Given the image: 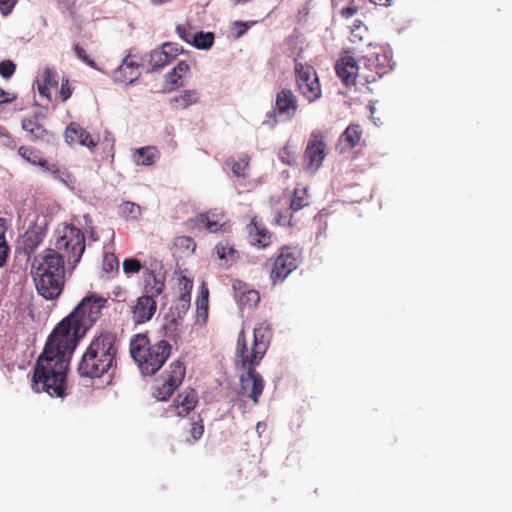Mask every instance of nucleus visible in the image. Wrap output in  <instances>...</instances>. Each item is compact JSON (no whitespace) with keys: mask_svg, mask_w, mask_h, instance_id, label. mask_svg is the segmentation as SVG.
I'll return each instance as SVG.
<instances>
[{"mask_svg":"<svg viewBox=\"0 0 512 512\" xmlns=\"http://www.w3.org/2000/svg\"><path fill=\"white\" fill-rule=\"evenodd\" d=\"M105 298L86 295L51 331L32 369L31 387L51 397L67 396V381L74 351L92 325L88 318L104 307Z\"/></svg>","mask_w":512,"mask_h":512,"instance_id":"obj_1","label":"nucleus"},{"mask_svg":"<svg viewBox=\"0 0 512 512\" xmlns=\"http://www.w3.org/2000/svg\"><path fill=\"white\" fill-rule=\"evenodd\" d=\"M117 336L111 331H101L94 336L78 363L80 377L100 378L113 367Z\"/></svg>","mask_w":512,"mask_h":512,"instance_id":"obj_2","label":"nucleus"},{"mask_svg":"<svg viewBox=\"0 0 512 512\" xmlns=\"http://www.w3.org/2000/svg\"><path fill=\"white\" fill-rule=\"evenodd\" d=\"M271 329L267 322L261 323L253 330V343L248 358L241 360V369L245 371L239 377L242 389L251 386L249 398L257 404L263 393L264 380L256 368L260 365L265 356L270 342Z\"/></svg>","mask_w":512,"mask_h":512,"instance_id":"obj_3","label":"nucleus"},{"mask_svg":"<svg viewBox=\"0 0 512 512\" xmlns=\"http://www.w3.org/2000/svg\"><path fill=\"white\" fill-rule=\"evenodd\" d=\"M172 346L167 340L150 344L146 333L135 334L129 343V353L143 377L155 375L166 363Z\"/></svg>","mask_w":512,"mask_h":512,"instance_id":"obj_4","label":"nucleus"},{"mask_svg":"<svg viewBox=\"0 0 512 512\" xmlns=\"http://www.w3.org/2000/svg\"><path fill=\"white\" fill-rule=\"evenodd\" d=\"M388 60L380 48L354 47V86H366L387 73Z\"/></svg>","mask_w":512,"mask_h":512,"instance_id":"obj_5","label":"nucleus"},{"mask_svg":"<svg viewBox=\"0 0 512 512\" xmlns=\"http://www.w3.org/2000/svg\"><path fill=\"white\" fill-rule=\"evenodd\" d=\"M56 252L65 255L68 262V271L72 273L85 252V235L83 231L73 224H66L56 231Z\"/></svg>","mask_w":512,"mask_h":512,"instance_id":"obj_6","label":"nucleus"},{"mask_svg":"<svg viewBox=\"0 0 512 512\" xmlns=\"http://www.w3.org/2000/svg\"><path fill=\"white\" fill-rule=\"evenodd\" d=\"M298 100L296 95L290 89H281L275 96V102L272 110L266 113L264 126L274 129L278 124L277 117L283 121H291L297 112Z\"/></svg>","mask_w":512,"mask_h":512,"instance_id":"obj_7","label":"nucleus"},{"mask_svg":"<svg viewBox=\"0 0 512 512\" xmlns=\"http://www.w3.org/2000/svg\"><path fill=\"white\" fill-rule=\"evenodd\" d=\"M56 273L60 274V277H65V255L47 248L42 254L34 257L31 265L33 279L56 275Z\"/></svg>","mask_w":512,"mask_h":512,"instance_id":"obj_8","label":"nucleus"},{"mask_svg":"<svg viewBox=\"0 0 512 512\" xmlns=\"http://www.w3.org/2000/svg\"><path fill=\"white\" fill-rule=\"evenodd\" d=\"M295 78L299 91L309 102L321 98V85L313 66L295 59Z\"/></svg>","mask_w":512,"mask_h":512,"instance_id":"obj_9","label":"nucleus"},{"mask_svg":"<svg viewBox=\"0 0 512 512\" xmlns=\"http://www.w3.org/2000/svg\"><path fill=\"white\" fill-rule=\"evenodd\" d=\"M325 155L324 136L320 131H313L304 152V157L308 160L306 170L311 172L318 170Z\"/></svg>","mask_w":512,"mask_h":512,"instance_id":"obj_10","label":"nucleus"},{"mask_svg":"<svg viewBox=\"0 0 512 512\" xmlns=\"http://www.w3.org/2000/svg\"><path fill=\"white\" fill-rule=\"evenodd\" d=\"M33 281L38 295L47 301L57 300L61 296L65 285V277H60L58 273L48 277L41 276L33 279Z\"/></svg>","mask_w":512,"mask_h":512,"instance_id":"obj_11","label":"nucleus"},{"mask_svg":"<svg viewBox=\"0 0 512 512\" xmlns=\"http://www.w3.org/2000/svg\"><path fill=\"white\" fill-rule=\"evenodd\" d=\"M136 57L132 53V50L122 59L121 64L113 72V82L118 84H124L126 86L133 84L141 76L140 67L143 63L130 60V58Z\"/></svg>","mask_w":512,"mask_h":512,"instance_id":"obj_12","label":"nucleus"},{"mask_svg":"<svg viewBox=\"0 0 512 512\" xmlns=\"http://www.w3.org/2000/svg\"><path fill=\"white\" fill-rule=\"evenodd\" d=\"M47 231V221L43 217L42 221L39 222L37 219L32 225L29 226L25 234L23 235L22 249L24 254L30 258L34 251L37 249L39 244L42 242Z\"/></svg>","mask_w":512,"mask_h":512,"instance_id":"obj_13","label":"nucleus"},{"mask_svg":"<svg viewBox=\"0 0 512 512\" xmlns=\"http://www.w3.org/2000/svg\"><path fill=\"white\" fill-rule=\"evenodd\" d=\"M65 142L72 146L74 143H78L81 146H85L89 148V150H93L97 142L92 138L89 132L81 127L80 124L76 122H71L65 129L64 133Z\"/></svg>","mask_w":512,"mask_h":512,"instance_id":"obj_14","label":"nucleus"},{"mask_svg":"<svg viewBox=\"0 0 512 512\" xmlns=\"http://www.w3.org/2000/svg\"><path fill=\"white\" fill-rule=\"evenodd\" d=\"M157 309V302L151 296H140L132 307L133 320L136 325L143 324L152 319Z\"/></svg>","mask_w":512,"mask_h":512,"instance_id":"obj_15","label":"nucleus"},{"mask_svg":"<svg viewBox=\"0 0 512 512\" xmlns=\"http://www.w3.org/2000/svg\"><path fill=\"white\" fill-rule=\"evenodd\" d=\"M158 262L155 261L156 268L158 266ZM164 277H160L155 274V269H146L145 271V294L143 296H151L152 299H155L159 295H161L164 291Z\"/></svg>","mask_w":512,"mask_h":512,"instance_id":"obj_16","label":"nucleus"},{"mask_svg":"<svg viewBox=\"0 0 512 512\" xmlns=\"http://www.w3.org/2000/svg\"><path fill=\"white\" fill-rule=\"evenodd\" d=\"M233 289L235 291V297L238 298L241 305H248L252 307L256 306L260 301L258 291L247 289L246 284L241 280H235L233 282Z\"/></svg>","mask_w":512,"mask_h":512,"instance_id":"obj_17","label":"nucleus"},{"mask_svg":"<svg viewBox=\"0 0 512 512\" xmlns=\"http://www.w3.org/2000/svg\"><path fill=\"white\" fill-rule=\"evenodd\" d=\"M190 70V66L186 61H179L176 66L165 75V82L170 85L166 91L171 92L183 86L182 77L184 73Z\"/></svg>","mask_w":512,"mask_h":512,"instance_id":"obj_18","label":"nucleus"},{"mask_svg":"<svg viewBox=\"0 0 512 512\" xmlns=\"http://www.w3.org/2000/svg\"><path fill=\"white\" fill-rule=\"evenodd\" d=\"M344 52L345 55L336 61L335 71L342 83L346 87H350L352 85V72L349 69L352 68V55L349 54V50Z\"/></svg>","mask_w":512,"mask_h":512,"instance_id":"obj_19","label":"nucleus"},{"mask_svg":"<svg viewBox=\"0 0 512 512\" xmlns=\"http://www.w3.org/2000/svg\"><path fill=\"white\" fill-rule=\"evenodd\" d=\"M145 58H149L150 69H148L147 72H157L170 64L169 59H167V54L161 49V46L146 54L141 60L144 61Z\"/></svg>","mask_w":512,"mask_h":512,"instance_id":"obj_20","label":"nucleus"},{"mask_svg":"<svg viewBox=\"0 0 512 512\" xmlns=\"http://www.w3.org/2000/svg\"><path fill=\"white\" fill-rule=\"evenodd\" d=\"M182 320L183 318H178L174 313L167 314L165 316L166 322L162 326L164 335L177 342L181 334Z\"/></svg>","mask_w":512,"mask_h":512,"instance_id":"obj_21","label":"nucleus"},{"mask_svg":"<svg viewBox=\"0 0 512 512\" xmlns=\"http://www.w3.org/2000/svg\"><path fill=\"white\" fill-rule=\"evenodd\" d=\"M361 45L364 49L377 47V45L372 43V35L368 28L359 22L358 24L354 23V47Z\"/></svg>","mask_w":512,"mask_h":512,"instance_id":"obj_22","label":"nucleus"},{"mask_svg":"<svg viewBox=\"0 0 512 512\" xmlns=\"http://www.w3.org/2000/svg\"><path fill=\"white\" fill-rule=\"evenodd\" d=\"M199 99V94L196 90H182L180 95L170 99V105L187 109L192 104H195Z\"/></svg>","mask_w":512,"mask_h":512,"instance_id":"obj_23","label":"nucleus"},{"mask_svg":"<svg viewBox=\"0 0 512 512\" xmlns=\"http://www.w3.org/2000/svg\"><path fill=\"white\" fill-rule=\"evenodd\" d=\"M181 410L176 412L177 416L184 417L188 415L196 406L197 394L194 389H189L183 394H179Z\"/></svg>","mask_w":512,"mask_h":512,"instance_id":"obj_24","label":"nucleus"},{"mask_svg":"<svg viewBox=\"0 0 512 512\" xmlns=\"http://www.w3.org/2000/svg\"><path fill=\"white\" fill-rule=\"evenodd\" d=\"M214 39L213 32L198 31L192 35L189 45L198 50H209L214 44Z\"/></svg>","mask_w":512,"mask_h":512,"instance_id":"obj_25","label":"nucleus"},{"mask_svg":"<svg viewBox=\"0 0 512 512\" xmlns=\"http://www.w3.org/2000/svg\"><path fill=\"white\" fill-rule=\"evenodd\" d=\"M299 250L297 247L284 246L281 248L280 255L275 260H282L285 266L288 267V272L294 271L298 267Z\"/></svg>","mask_w":512,"mask_h":512,"instance_id":"obj_26","label":"nucleus"},{"mask_svg":"<svg viewBox=\"0 0 512 512\" xmlns=\"http://www.w3.org/2000/svg\"><path fill=\"white\" fill-rule=\"evenodd\" d=\"M155 150L152 147L137 148L133 154V160L137 165L151 166L155 162Z\"/></svg>","mask_w":512,"mask_h":512,"instance_id":"obj_27","label":"nucleus"},{"mask_svg":"<svg viewBox=\"0 0 512 512\" xmlns=\"http://www.w3.org/2000/svg\"><path fill=\"white\" fill-rule=\"evenodd\" d=\"M163 374H167L166 380L175 381V385L179 386L185 377V366L180 360H175L169 365V370H165Z\"/></svg>","mask_w":512,"mask_h":512,"instance_id":"obj_28","label":"nucleus"},{"mask_svg":"<svg viewBox=\"0 0 512 512\" xmlns=\"http://www.w3.org/2000/svg\"><path fill=\"white\" fill-rule=\"evenodd\" d=\"M235 357H236V362H235L236 369L242 370L241 369V360H244V358L249 357L248 347H247V342H246V337H245V331L243 329L239 332L238 337H237Z\"/></svg>","mask_w":512,"mask_h":512,"instance_id":"obj_29","label":"nucleus"},{"mask_svg":"<svg viewBox=\"0 0 512 512\" xmlns=\"http://www.w3.org/2000/svg\"><path fill=\"white\" fill-rule=\"evenodd\" d=\"M249 157L247 155H242L239 160H235L234 158H228L226 160V165L229 166L232 170V173L236 177L245 178V169L248 167Z\"/></svg>","mask_w":512,"mask_h":512,"instance_id":"obj_30","label":"nucleus"},{"mask_svg":"<svg viewBox=\"0 0 512 512\" xmlns=\"http://www.w3.org/2000/svg\"><path fill=\"white\" fill-rule=\"evenodd\" d=\"M6 230V219L0 217V268L6 264L10 252L9 245L5 238Z\"/></svg>","mask_w":512,"mask_h":512,"instance_id":"obj_31","label":"nucleus"},{"mask_svg":"<svg viewBox=\"0 0 512 512\" xmlns=\"http://www.w3.org/2000/svg\"><path fill=\"white\" fill-rule=\"evenodd\" d=\"M177 385H175V381L169 382L168 380H164L161 386L156 387L153 392V396L159 401H168L172 396L174 391L177 389Z\"/></svg>","mask_w":512,"mask_h":512,"instance_id":"obj_32","label":"nucleus"},{"mask_svg":"<svg viewBox=\"0 0 512 512\" xmlns=\"http://www.w3.org/2000/svg\"><path fill=\"white\" fill-rule=\"evenodd\" d=\"M350 148H352V123L342 132L335 146L339 154L347 152Z\"/></svg>","mask_w":512,"mask_h":512,"instance_id":"obj_33","label":"nucleus"},{"mask_svg":"<svg viewBox=\"0 0 512 512\" xmlns=\"http://www.w3.org/2000/svg\"><path fill=\"white\" fill-rule=\"evenodd\" d=\"M141 208L138 204L130 201H124L118 209V214L121 217L130 218L132 220H137L140 216Z\"/></svg>","mask_w":512,"mask_h":512,"instance_id":"obj_34","label":"nucleus"},{"mask_svg":"<svg viewBox=\"0 0 512 512\" xmlns=\"http://www.w3.org/2000/svg\"><path fill=\"white\" fill-rule=\"evenodd\" d=\"M291 272H288V267L285 266V262L282 260H275L273 268L271 270V280L273 284L283 282Z\"/></svg>","mask_w":512,"mask_h":512,"instance_id":"obj_35","label":"nucleus"},{"mask_svg":"<svg viewBox=\"0 0 512 512\" xmlns=\"http://www.w3.org/2000/svg\"><path fill=\"white\" fill-rule=\"evenodd\" d=\"M102 270L106 274L119 272V259L113 252H105L102 261Z\"/></svg>","mask_w":512,"mask_h":512,"instance_id":"obj_36","label":"nucleus"},{"mask_svg":"<svg viewBox=\"0 0 512 512\" xmlns=\"http://www.w3.org/2000/svg\"><path fill=\"white\" fill-rule=\"evenodd\" d=\"M18 153L27 162H29L33 165H37V166L41 167L42 169L49 172V168H51V165H49V163L46 159L38 158L36 155H34V158L26 157L27 153L34 154V151L32 149H29L25 146H21L18 149Z\"/></svg>","mask_w":512,"mask_h":512,"instance_id":"obj_37","label":"nucleus"},{"mask_svg":"<svg viewBox=\"0 0 512 512\" xmlns=\"http://www.w3.org/2000/svg\"><path fill=\"white\" fill-rule=\"evenodd\" d=\"M161 49L163 51L166 52L167 54V59H169L170 63L180 54H187L188 52L186 50H184V48L178 44V43H174V42H165V43H162L161 45Z\"/></svg>","mask_w":512,"mask_h":512,"instance_id":"obj_38","label":"nucleus"},{"mask_svg":"<svg viewBox=\"0 0 512 512\" xmlns=\"http://www.w3.org/2000/svg\"><path fill=\"white\" fill-rule=\"evenodd\" d=\"M215 251L219 259L228 261V257H233L236 250L228 241H220L215 246Z\"/></svg>","mask_w":512,"mask_h":512,"instance_id":"obj_39","label":"nucleus"},{"mask_svg":"<svg viewBox=\"0 0 512 512\" xmlns=\"http://www.w3.org/2000/svg\"><path fill=\"white\" fill-rule=\"evenodd\" d=\"M191 296L188 293H180L178 301L175 305L176 315L183 318L190 308Z\"/></svg>","mask_w":512,"mask_h":512,"instance_id":"obj_40","label":"nucleus"},{"mask_svg":"<svg viewBox=\"0 0 512 512\" xmlns=\"http://www.w3.org/2000/svg\"><path fill=\"white\" fill-rule=\"evenodd\" d=\"M74 52L76 57L85 64H87L89 67L96 70L99 69L97 63L88 56L85 49L79 43H76L74 45Z\"/></svg>","mask_w":512,"mask_h":512,"instance_id":"obj_41","label":"nucleus"},{"mask_svg":"<svg viewBox=\"0 0 512 512\" xmlns=\"http://www.w3.org/2000/svg\"><path fill=\"white\" fill-rule=\"evenodd\" d=\"M142 264L140 260L135 257H129L123 261V271L125 274H135L140 272Z\"/></svg>","mask_w":512,"mask_h":512,"instance_id":"obj_42","label":"nucleus"},{"mask_svg":"<svg viewBox=\"0 0 512 512\" xmlns=\"http://www.w3.org/2000/svg\"><path fill=\"white\" fill-rule=\"evenodd\" d=\"M208 297L209 290L206 287L205 283H202L200 297L197 300V313L200 314V311L204 310L205 317L208 316Z\"/></svg>","mask_w":512,"mask_h":512,"instance_id":"obj_43","label":"nucleus"},{"mask_svg":"<svg viewBox=\"0 0 512 512\" xmlns=\"http://www.w3.org/2000/svg\"><path fill=\"white\" fill-rule=\"evenodd\" d=\"M16 71V64L12 60L0 61V76L4 79H10Z\"/></svg>","mask_w":512,"mask_h":512,"instance_id":"obj_44","label":"nucleus"},{"mask_svg":"<svg viewBox=\"0 0 512 512\" xmlns=\"http://www.w3.org/2000/svg\"><path fill=\"white\" fill-rule=\"evenodd\" d=\"M279 158L282 161V163L294 166L296 164V157L295 153L290 150V147L288 144H286L279 152Z\"/></svg>","mask_w":512,"mask_h":512,"instance_id":"obj_45","label":"nucleus"},{"mask_svg":"<svg viewBox=\"0 0 512 512\" xmlns=\"http://www.w3.org/2000/svg\"><path fill=\"white\" fill-rule=\"evenodd\" d=\"M256 21H241L237 20L233 22V27L238 28L235 32L234 38L238 39L242 37L253 25H255Z\"/></svg>","mask_w":512,"mask_h":512,"instance_id":"obj_46","label":"nucleus"},{"mask_svg":"<svg viewBox=\"0 0 512 512\" xmlns=\"http://www.w3.org/2000/svg\"><path fill=\"white\" fill-rule=\"evenodd\" d=\"M47 85V87H57L58 81L56 79V71L54 68L47 67L43 72V84Z\"/></svg>","mask_w":512,"mask_h":512,"instance_id":"obj_47","label":"nucleus"},{"mask_svg":"<svg viewBox=\"0 0 512 512\" xmlns=\"http://www.w3.org/2000/svg\"><path fill=\"white\" fill-rule=\"evenodd\" d=\"M256 228V234L258 236V239L256 240V242L259 244L260 247H266L269 245V239H270V232L264 228V227H259V226H255Z\"/></svg>","mask_w":512,"mask_h":512,"instance_id":"obj_48","label":"nucleus"},{"mask_svg":"<svg viewBox=\"0 0 512 512\" xmlns=\"http://www.w3.org/2000/svg\"><path fill=\"white\" fill-rule=\"evenodd\" d=\"M198 421H193L190 429V434L193 440H199L204 433L203 420L198 416Z\"/></svg>","mask_w":512,"mask_h":512,"instance_id":"obj_49","label":"nucleus"},{"mask_svg":"<svg viewBox=\"0 0 512 512\" xmlns=\"http://www.w3.org/2000/svg\"><path fill=\"white\" fill-rule=\"evenodd\" d=\"M199 220L209 232H216L219 228L218 222L211 220L207 214H200Z\"/></svg>","mask_w":512,"mask_h":512,"instance_id":"obj_50","label":"nucleus"},{"mask_svg":"<svg viewBox=\"0 0 512 512\" xmlns=\"http://www.w3.org/2000/svg\"><path fill=\"white\" fill-rule=\"evenodd\" d=\"M18 0H0V11L3 16H8L12 13Z\"/></svg>","mask_w":512,"mask_h":512,"instance_id":"obj_51","label":"nucleus"},{"mask_svg":"<svg viewBox=\"0 0 512 512\" xmlns=\"http://www.w3.org/2000/svg\"><path fill=\"white\" fill-rule=\"evenodd\" d=\"M72 88L69 85L68 79L63 78L61 83V89H60V98L62 101L68 100L72 95Z\"/></svg>","mask_w":512,"mask_h":512,"instance_id":"obj_52","label":"nucleus"},{"mask_svg":"<svg viewBox=\"0 0 512 512\" xmlns=\"http://www.w3.org/2000/svg\"><path fill=\"white\" fill-rule=\"evenodd\" d=\"M179 286L181 293H188L191 296V291L193 289V281L190 278L186 276H181L179 278Z\"/></svg>","mask_w":512,"mask_h":512,"instance_id":"obj_53","label":"nucleus"},{"mask_svg":"<svg viewBox=\"0 0 512 512\" xmlns=\"http://www.w3.org/2000/svg\"><path fill=\"white\" fill-rule=\"evenodd\" d=\"M38 125L39 123H37V120L33 118H25L21 122L22 129L28 132L31 136L34 133V128Z\"/></svg>","mask_w":512,"mask_h":512,"instance_id":"obj_54","label":"nucleus"},{"mask_svg":"<svg viewBox=\"0 0 512 512\" xmlns=\"http://www.w3.org/2000/svg\"><path fill=\"white\" fill-rule=\"evenodd\" d=\"M175 31H176L178 37L182 41L189 44V42L191 41L192 35L190 34V32L187 30V28L184 25H181V24L177 25Z\"/></svg>","mask_w":512,"mask_h":512,"instance_id":"obj_55","label":"nucleus"},{"mask_svg":"<svg viewBox=\"0 0 512 512\" xmlns=\"http://www.w3.org/2000/svg\"><path fill=\"white\" fill-rule=\"evenodd\" d=\"M49 172L51 173L54 179L65 184L67 183L65 177H68V174L61 171L56 165H51V168H49Z\"/></svg>","mask_w":512,"mask_h":512,"instance_id":"obj_56","label":"nucleus"},{"mask_svg":"<svg viewBox=\"0 0 512 512\" xmlns=\"http://www.w3.org/2000/svg\"><path fill=\"white\" fill-rule=\"evenodd\" d=\"M306 204L304 203V199L302 197H298L296 193L291 200L290 209L293 211H298L302 209Z\"/></svg>","mask_w":512,"mask_h":512,"instance_id":"obj_57","label":"nucleus"},{"mask_svg":"<svg viewBox=\"0 0 512 512\" xmlns=\"http://www.w3.org/2000/svg\"><path fill=\"white\" fill-rule=\"evenodd\" d=\"M44 135H48V130L39 124L36 126V128H34V133L32 134L31 138L32 140H41Z\"/></svg>","mask_w":512,"mask_h":512,"instance_id":"obj_58","label":"nucleus"},{"mask_svg":"<svg viewBox=\"0 0 512 512\" xmlns=\"http://www.w3.org/2000/svg\"><path fill=\"white\" fill-rule=\"evenodd\" d=\"M363 109H365V110H366V109H367V110H369V113H370L369 117H370V119L373 121V123H374L375 125H378V121H380V119H379V118H376V117L374 116V114H375V106H374V104H373L371 101H369L368 106L363 107Z\"/></svg>","mask_w":512,"mask_h":512,"instance_id":"obj_59","label":"nucleus"},{"mask_svg":"<svg viewBox=\"0 0 512 512\" xmlns=\"http://www.w3.org/2000/svg\"><path fill=\"white\" fill-rule=\"evenodd\" d=\"M49 88L50 87H47V85H39L38 86V92H39V95L41 97H45L47 98L48 100H51V96H50V92H49Z\"/></svg>","mask_w":512,"mask_h":512,"instance_id":"obj_60","label":"nucleus"},{"mask_svg":"<svg viewBox=\"0 0 512 512\" xmlns=\"http://www.w3.org/2000/svg\"><path fill=\"white\" fill-rule=\"evenodd\" d=\"M341 15L347 19L352 17V1H350L348 5L341 9Z\"/></svg>","mask_w":512,"mask_h":512,"instance_id":"obj_61","label":"nucleus"},{"mask_svg":"<svg viewBox=\"0 0 512 512\" xmlns=\"http://www.w3.org/2000/svg\"><path fill=\"white\" fill-rule=\"evenodd\" d=\"M41 140L45 141L46 143L55 144L57 141V136L55 133L48 131V135H44Z\"/></svg>","mask_w":512,"mask_h":512,"instance_id":"obj_62","label":"nucleus"},{"mask_svg":"<svg viewBox=\"0 0 512 512\" xmlns=\"http://www.w3.org/2000/svg\"><path fill=\"white\" fill-rule=\"evenodd\" d=\"M274 220L279 225H285L287 222V215H284L283 213L279 212L275 215Z\"/></svg>","mask_w":512,"mask_h":512,"instance_id":"obj_63","label":"nucleus"},{"mask_svg":"<svg viewBox=\"0 0 512 512\" xmlns=\"http://www.w3.org/2000/svg\"><path fill=\"white\" fill-rule=\"evenodd\" d=\"M372 4L377 6L389 7L392 4V0H369Z\"/></svg>","mask_w":512,"mask_h":512,"instance_id":"obj_64","label":"nucleus"}]
</instances>
